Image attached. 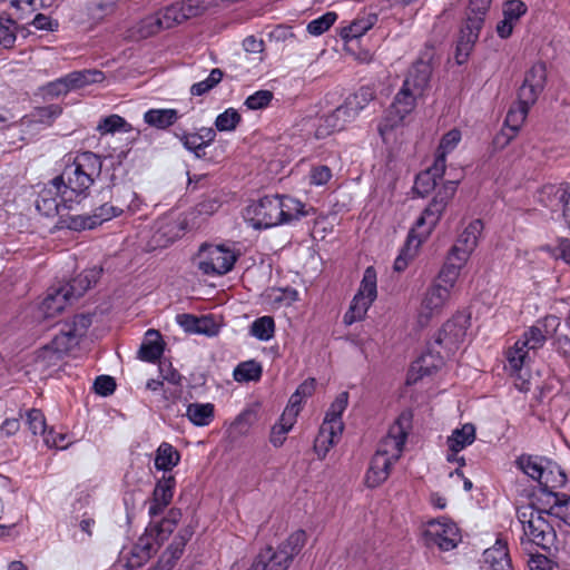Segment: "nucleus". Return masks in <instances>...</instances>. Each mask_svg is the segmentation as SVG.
I'll return each mask as SVG.
<instances>
[{
    "label": "nucleus",
    "instance_id": "1",
    "mask_svg": "<svg viewBox=\"0 0 570 570\" xmlns=\"http://www.w3.org/2000/svg\"><path fill=\"white\" fill-rule=\"evenodd\" d=\"M411 429V414L402 413L380 442L366 471L364 482L367 488H376L385 482L392 465L401 458Z\"/></svg>",
    "mask_w": 570,
    "mask_h": 570
},
{
    "label": "nucleus",
    "instance_id": "2",
    "mask_svg": "<svg viewBox=\"0 0 570 570\" xmlns=\"http://www.w3.org/2000/svg\"><path fill=\"white\" fill-rule=\"evenodd\" d=\"M455 189L456 183L448 181L423 210L414 227L409 233L404 248L394 262L395 271H404L409 263L416 256L421 244L430 236L434 227L438 225L449 202L454 196Z\"/></svg>",
    "mask_w": 570,
    "mask_h": 570
},
{
    "label": "nucleus",
    "instance_id": "3",
    "mask_svg": "<svg viewBox=\"0 0 570 570\" xmlns=\"http://www.w3.org/2000/svg\"><path fill=\"white\" fill-rule=\"evenodd\" d=\"M101 160L94 153L86 151L75 157L73 161L67 165L62 174L55 179H61V199L63 204L71 207H83L87 199L86 190L100 175Z\"/></svg>",
    "mask_w": 570,
    "mask_h": 570
},
{
    "label": "nucleus",
    "instance_id": "4",
    "mask_svg": "<svg viewBox=\"0 0 570 570\" xmlns=\"http://www.w3.org/2000/svg\"><path fill=\"white\" fill-rule=\"evenodd\" d=\"M304 204L288 196H265L244 210L245 220L256 229L269 228L305 216Z\"/></svg>",
    "mask_w": 570,
    "mask_h": 570
},
{
    "label": "nucleus",
    "instance_id": "5",
    "mask_svg": "<svg viewBox=\"0 0 570 570\" xmlns=\"http://www.w3.org/2000/svg\"><path fill=\"white\" fill-rule=\"evenodd\" d=\"M460 274L442 266L436 278L421 296L416 312V322L421 327L428 326L433 318L440 316L455 293Z\"/></svg>",
    "mask_w": 570,
    "mask_h": 570
},
{
    "label": "nucleus",
    "instance_id": "6",
    "mask_svg": "<svg viewBox=\"0 0 570 570\" xmlns=\"http://www.w3.org/2000/svg\"><path fill=\"white\" fill-rule=\"evenodd\" d=\"M422 97L401 87L379 125V134L390 148L401 146L405 140V118L414 111Z\"/></svg>",
    "mask_w": 570,
    "mask_h": 570
},
{
    "label": "nucleus",
    "instance_id": "7",
    "mask_svg": "<svg viewBox=\"0 0 570 570\" xmlns=\"http://www.w3.org/2000/svg\"><path fill=\"white\" fill-rule=\"evenodd\" d=\"M549 508L533 504L522 505L518 510V519L522 524L523 538L542 549H550L556 541L554 518Z\"/></svg>",
    "mask_w": 570,
    "mask_h": 570
},
{
    "label": "nucleus",
    "instance_id": "8",
    "mask_svg": "<svg viewBox=\"0 0 570 570\" xmlns=\"http://www.w3.org/2000/svg\"><path fill=\"white\" fill-rule=\"evenodd\" d=\"M177 515L178 513L171 510L169 517L165 518L159 524L149 527L125 557V567L137 569L144 566L156 553L161 542L174 531Z\"/></svg>",
    "mask_w": 570,
    "mask_h": 570
},
{
    "label": "nucleus",
    "instance_id": "9",
    "mask_svg": "<svg viewBox=\"0 0 570 570\" xmlns=\"http://www.w3.org/2000/svg\"><path fill=\"white\" fill-rule=\"evenodd\" d=\"M547 337L539 326L528 328L511 346L504 352L505 370L510 374H519L520 371L531 362V352L544 345Z\"/></svg>",
    "mask_w": 570,
    "mask_h": 570
},
{
    "label": "nucleus",
    "instance_id": "10",
    "mask_svg": "<svg viewBox=\"0 0 570 570\" xmlns=\"http://www.w3.org/2000/svg\"><path fill=\"white\" fill-rule=\"evenodd\" d=\"M518 466L531 479L538 481L544 490L560 489L567 483L564 471L546 458L521 455L517 461Z\"/></svg>",
    "mask_w": 570,
    "mask_h": 570
},
{
    "label": "nucleus",
    "instance_id": "11",
    "mask_svg": "<svg viewBox=\"0 0 570 570\" xmlns=\"http://www.w3.org/2000/svg\"><path fill=\"white\" fill-rule=\"evenodd\" d=\"M482 230L483 223L480 219L471 220L451 247L444 266L461 275L462 268L466 265L470 256L479 244Z\"/></svg>",
    "mask_w": 570,
    "mask_h": 570
},
{
    "label": "nucleus",
    "instance_id": "12",
    "mask_svg": "<svg viewBox=\"0 0 570 570\" xmlns=\"http://www.w3.org/2000/svg\"><path fill=\"white\" fill-rule=\"evenodd\" d=\"M461 138V131L458 129H452L443 135L433 165L416 178L415 185L417 189L422 188L423 191H428L436 185V179L441 178L445 171L446 155L458 147Z\"/></svg>",
    "mask_w": 570,
    "mask_h": 570
},
{
    "label": "nucleus",
    "instance_id": "13",
    "mask_svg": "<svg viewBox=\"0 0 570 570\" xmlns=\"http://www.w3.org/2000/svg\"><path fill=\"white\" fill-rule=\"evenodd\" d=\"M236 255L234 252L223 245H208L200 246L196 257L195 264L204 275H225L234 266Z\"/></svg>",
    "mask_w": 570,
    "mask_h": 570
},
{
    "label": "nucleus",
    "instance_id": "14",
    "mask_svg": "<svg viewBox=\"0 0 570 570\" xmlns=\"http://www.w3.org/2000/svg\"><path fill=\"white\" fill-rule=\"evenodd\" d=\"M61 179H52L48 185H46L38 194V198L36 200V207L39 213L47 217H53L58 215L61 219V223L66 224L69 228V217L77 215L72 212H76L78 207H71L65 205L61 199Z\"/></svg>",
    "mask_w": 570,
    "mask_h": 570
},
{
    "label": "nucleus",
    "instance_id": "15",
    "mask_svg": "<svg viewBox=\"0 0 570 570\" xmlns=\"http://www.w3.org/2000/svg\"><path fill=\"white\" fill-rule=\"evenodd\" d=\"M376 297V272L370 266L363 274L360 288L351 303L350 309L344 315V322L350 325L363 320Z\"/></svg>",
    "mask_w": 570,
    "mask_h": 570
},
{
    "label": "nucleus",
    "instance_id": "16",
    "mask_svg": "<svg viewBox=\"0 0 570 570\" xmlns=\"http://www.w3.org/2000/svg\"><path fill=\"white\" fill-rule=\"evenodd\" d=\"M423 537L428 546H436L444 551L455 548L461 540L456 524L446 518L426 522L423 528Z\"/></svg>",
    "mask_w": 570,
    "mask_h": 570
},
{
    "label": "nucleus",
    "instance_id": "17",
    "mask_svg": "<svg viewBox=\"0 0 570 570\" xmlns=\"http://www.w3.org/2000/svg\"><path fill=\"white\" fill-rule=\"evenodd\" d=\"M90 323L91 321L88 316H76L72 322L66 323L62 326L60 333L53 337L47 350H51L59 355L67 354L78 345Z\"/></svg>",
    "mask_w": 570,
    "mask_h": 570
},
{
    "label": "nucleus",
    "instance_id": "18",
    "mask_svg": "<svg viewBox=\"0 0 570 570\" xmlns=\"http://www.w3.org/2000/svg\"><path fill=\"white\" fill-rule=\"evenodd\" d=\"M533 105L534 104H525L523 99L518 97L517 105L510 108L503 128L494 138V145L497 147L504 148L515 138Z\"/></svg>",
    "mask_w": 570,
    "mask_h": 570
},
{
    "label": "nucleus",
    "instance_id": "19",
    "mask_svg": "<svg viewBox=\"0 0 570 570\" xmlns=\"http://www.w3.org/2000/svg\"><path fill=\"white\" fill-rule=\"evenodd\" d=\"M469 318L465 315H455L446 321L435 335V344L450 353L458 348L466 335Z\"/></svg>",
    "mask_w": 570,
    "mask_h": 570
},
{
    "label": "nucleus",
    "instance_id": "20",
    "mask_svg": "<svg viewBox=\"0 0 570 570\" xmlns=\"http://www.w3.org/2000/svg\"><path fill=\"white\" fill-rule=\"evenodd\" d=\"M214 8H218L217 0H187L167 7V17L176 26Z\"/></svg>",
    "mask_w": 570,
    "mask_h": 570
},
{
    "label": "nucleus",
    "instance_id": "21",
    "mask_svg": "<svg viewBox=\"0 0 570 570\" xmlns=\"http://www.w3.org/2000/svg\"><path fill=\"white\" fill-rule=\"evenodd\" d=\"M122 208L111 204H104L92 215L77 214L69 217V228L73 230L92 229L104 222L118 217Z\"/></svg>",
    "mask_w": 570,
    "mask_h": 570
},
{
    "label": "nucleus",
    "instance_id": "22",
    "mask_svg": "<svg viewBox=\"0 0 570 570\" xmlns=\"http://www.w3.org/2000/svg\"><path fill=\"white\" fill-rule=\"evenodd\" d=\"M547 81V68L542 62L534 63L525 73L524 81L519 89V98L525 104H535Z\"/></svg>",
    "mask_w": 570,
    "mask_h": 570
},
{
    "label": "nucleus",
    "instance_id": "23",
    "mask_svg": "<svg viewBox=\"0 0 570 570\" xmlns=\"http://www.w3.org/2000/svg\"><path fill=\"white\" fill-rule=\"evenodd\" d=\"M173 21L167 17V8L164 10L145 17L139 22H137L130 29V37L135 40L146 39L159 32L163 29L173 28Z\"/></svg>",
    "mask_w": 570,
    "mask_h": 570
},
{
    "label": "nucleus",
    "instance_id": "24",
    "mask_svg": "<svg viewBox=\"0 0 570 570\" xmlns=\"http://www.w3.org/2000/svg\"><path fill=\"white\" fill-rule=\"evenodd\" d=\"M431 75V65L420 60L409 69L402 87L423 98L429 88Z\"/></svg>",
    "mask_w": 570,
    "mask_h": 570
},
{
    "label": "nucleus",
    "instance_id": "25",
    "mask_svg": "<svg viewBox=\"0 0 570 570\" xmlns=\"http://www.w3.org/2000/svg\"><path fill=\"white\" fill-rule=\"evenodd\" d=\"M444 364L441 351H429L420 356L411 366L407 383H415L424 376L432 375Z\"/></svg>",
    "mask_w": 570,
    "mask_h": 570
},
{
    "label": "nucleus",
    "instance_id": "26",
    "mask_svg": "<svg viewBox=\"0 0 570 570\" xmlns=\"http://www.w3.org/2000/svg\"><path fill=\"white\" fill-rule=\"evenodd\" d=\"M343 429V421H334L333 423L323 421L314 441V450L318 458H325L328 451L340 441Z\"/></svg>",
    "mask_w": 570,
    "mask_h": 570
},
{
    "label": "nucleus",
    "instance_id": "27",
    "mask_svg": "<svg viewBox=\"0 0 570 570\" xmlns=\"http://www.w3.org/2000/svg\"><path fill=\"white\" fill-rule=\"evenodd\" d=\"M475 440V426L471 423L463 424L461 428L454 429L446 439V446L451 454L448 455L449 461L459 462L464 464V459L456 458V453L464 450L468 445L472 444Z\"/></svg>",
    "mask_w": 570,
    "mask_h": 570
},
{
    "label": "nucleus",
    "instance_id": "28",
    "mask_svg": "<svg viewBox=\"0 0 570 570\" xmlns=\"http://www.w3.org/2000/svg\"><path fill=\"white\" fill-rule=\"evenodd\" d=\"M176 480L173 475L163 476L156 484L153 493V502L149 507L150 515L160 514L173 500Z\"/></svg>",
    "mask_w": 570,
    "mask_h": 570
},
{
    "label": "nucleus",
    "instance_id": "29",
    "mask_svg": "<svg viewBox=\"0 0 570 570\" xmlns=\"http://www.w3.org/2000/svg\"><path fill=\"white\" fill-rule=\"evenodd\" d=\"M101 275V269L92 267L83 271L70 283L61 286L71 301L82 296L92 285H95Z\"/></svg>",
    "mask_w": 570,
    "mask_h": 570
},
{
    "label": "nucleus",
    "instance_id": "30",
    "mask_svg": "<svg viewBox=\"0 0 570 570\" xmlns=\"http://www.w3.org/2000/svg\"><path fill=\"white\" fill-rule=\"evenodd\" d=\"M375 92L370 87H362L353 96L348 97L344 105L337 107L336 117L354 116L374 99Z\"/></svg>",
    "mask_w": 570,
    "mask_h": 570
},
{
    "label": "nucleus",
    "instance_id": "31",
    "mask_svg": "<svg viewBox=\"0 0 570 570\" xmlns=\"http://www.w3.org/2000/svg\"><path fill=\"white\" fill-rule=\"evenodd\" d=\"M272 548L261 551L249 570H288L291 563Z\"/></svg>",
    "mask_w": 570,
    "mask_h": 570
},
{
    "label": "nucleus",
    "instance_id": "32",
    "mask_svg": "<svg viewBox=\"0 0 570 570\" xmlns=\"http://www.w3.org/2000/svg\"><path fill=\"white\" fill-rule=\"evenodd\" d=\"M483 556L484 562L491 570H511V559L504 541L498 539L493 547L484 551Z\"/></svg>",
    "mask_w": 570,
    "mask_h": 570
},
{
    "label": "nucleus",
    "instance_id": "33",
    "mask_svg": "<svg viewBox=\"0 0 570 570\" xmlns=\"http://www.w3.org/2000/svg\"><path fill=\"white\" fill-rule=\"evenodd\" d=\"M71 299L62 289L56 288L50 292L40 305V311L46 318H50L62 312Z\"/></svg>",
    "mask_w": 570,
    "mask_h": 570
},
{
    "label": "nucleus",
    "instance_id": "34",
    "mask_svg": "<svg viewBox=\"0 0 570 570\" xmlns=\"http://www.w3.org/2000/svg\"><path fill=\"white\" fill-rule=\"evenodd\" d=\"M163 351L164 347L159 333L157 331L149 330L146 333V338L139 348V357L142 361L154 362L160 357Z\"/></svg>",
    "mask_w": 570,
    "mask_h": 570
},
{
    "label": "nucleus",
    "instance_id": "35",
    "mask_svg": "<svg viewBox=\"0 0 570 570\" xmlns=\"http://www.w3.org/2000/svg\"><path fill=\"white\" fill-rule=\"evenodd\" d=\"M186 416L196 426L209 425L214 420V405L212 403H190L187 405Z\"/></svg>",
    "mask_w": 570,
    "mask_h": 570
},
{
    "label": "nucleus",
    "instance_id": "36",
    "mask_svg": "<svg viewBox=\"0 0 570 570\" xmlns=\"http://www.w3.org/2000/svg\"><path fill=\"white\" fill-rule=\"evenodd\" d=\"M306 543V533L303 530H297L288 535V538L283 541L275 551L277 553H283L286 560L292 563L295 556H297L303 547Z\"/></svg>",
    "mask_w": 570,
    "mask_h": 570
},
{
    "label": "nucleus",
    "instance_id": "37",
    "mask_svg": "<svg viewBox=\"0 0 570 570\" xmlns=\"http://www.w3.org/2000/svg\"><path fill=\"white\" fill-rule=\"evenodd\" d=\"M180 460L179 452L169 443H161L155 456V466L157 470L170 471Z\"/></svg>",
    "mask_w": 570,
    "mask_h": 570
},
{
    "label": "nucleus",
    "instance_id": "38",
    "mask_svg": "<svg viewBox=\"0 0 570 570\" xmlns=\"http://www.w3.org/2000/svg\"><path fill=\"white\" fill-rule=\"evenodd\" d=\"M547 497V505H549V513L553 515L554 520H560L570 527V498L561 500L556 493H544Z\"/></svg>",
    "mask_w": 570,
    "mask_h": 570
},
{
    "label": "nucleus",
    "instance_id": "39",
    "mask_svg": "<svg viewBox=\"0 0 570 570\" xmlns=\"http://www.w3.org/2000/svg\"><path fill=\"white\" fill-rule=\"evenodd\" d=\"M265 299L273 307L291 306L298 299V293L289 287H273L266 292Z\"/></svg>",
    "mask_w": 570,
    "mask_h": 570
},
{
    "label": "nucleus",
    "instance_id": "40",
    "mask_svg": "<svg viewBox=\"0 0 570 570\" xmlns=\"http://www.w3.org/2000/svg\"><path fill=\"white\" fill-rule=\"evenodd\" d=\"M178 119L175 109H150L144 115V120L153 127L165 129Z\"/></svg>",
    "mask_w": 570,
    "mask_h": 570
},
{
    "label": "nucleus",
    "instance_id": "41",
    "mask_svg": "<svg viewBox=\"0 0 570 570\" xmlns=\"http://www.w3.org/2000/svg\"><path fill=\"white\" fill-rule=\"evenodd\" d=\"M377 21V16L368 13L355 19L348 27L344 28L342 36L344 39H357L366 33Z\"/></svg>",
    "mask_w": 570,
    "mask_h": 570
},
{
    "label": "nucleus",
    "instance_id": "42",
    "mask_svg": "<svg viewBox=\"0 0 570 570\" xmlns=\"http://www.w3.org/2000/svg\"><path fill=\"white\" fill-rule=\"evenodd\" d=\"M337 108L328 116L325 117L324 124L320 125L316 129V137L324 138L325 136L341 130L345 124L354 119V116L336 117Z\"/></svg>",
    "mask_w": 570,
    "mask_h": 570
},
{
    "label": "nucleus",
    "instance_id": "43",
    "mask_svg": "<svg viewBox=\"0 0 570 570\" xmlns=\"http://www.w3.org/2000/svg\"><path fill=\"white\" fill-rule=\"evenodd\" d=\"M131 126L119 115H110L101 119L97 126V130L101 135L114 134L116 131L128 132Z\"/></svg>",
    "mask_w": 570,
    "mask_h": 570
},
{
    "label": "nucleus",
    "instance_id": "44",
    "mask_svg": "<svg viewBox=\"0 0 570 570\" xmlns=\"http://www.w3.org/2000/svg\"><path fill=\"white\" fill-rule=\"evenodd\" d=\"M262 375V366L255 361L240 363L234 370V379L237 382L258 381Z\"/></svg>",
    "mask_w": 570,
    "mask_h": 570
},
{
    "label": "nucleus",
    "instance_id": "45",
    "mask_svg": "<svg viewBox=\"0 0 570 570\" xmlns=\"http://www.w3.org/2000/svg\"><path fill=\"white\" fill-rule=\"evenodd\" d=\"M104 79V73L98 70L73 71L67 75V81L72 88H81L89 83L99 82Z\"/></svg>",
    "mask_w": 570,
    "mask_h": 570
},
{
    "label": "nucleus",
    "instance_id": "46",
    "mask_svg": "<svg viewBox=\"0 0 570 570\" xmlns=\"http://www.w3.org/2000/svg\"><path fill=\"white\" fill-rule=\"evenodd\" d=\"M275 322L271 316H262L254 321L250 326V333L253 336L261 341H268L274 336Z\"/></svg>",
    "mask_w": 570,
    "mask_h": 570
},
{
    "label": "nucleus",
    "instance_id": "47",
    "mask_svg": "<svg viewBox=\"0 0 570 570\" xmlns=\"http://www.w3.org/2000/svg\"><path fill=\"white\" fill-rule=\"evenodd\" d=\"M223 76L224 73L219 68L213 69L205 80L196 82L190 87V94L193 96L205 95L222 81Z\"/></svg>",
    "mask_w": 570,
    "mask_h": 570
},
{
    "label": "nucleus",
    "instance_id": "48",
    "mask_svg": "<svg viewBox=\"0 0 570 570\" xmlns=\"http://www.w3.org/2000/svg\"><path fill=\"white\" fill-rule=\"evenodd\" d=\"M240 121V115L234 108L226 109L223 114L218 115L215 120V126L219 131H232Z\"/></svg>",
    "mask_w": 570,
    "mask_h": 570
},
{
    "label": "nucleus",
    "instance_id": "49",
    "mask_svg": "<svg viewBox=\"0 0 570 570\" xmlns=\"http://www.w3.org/2000/svg\"><path fill=\"white\" fill-rule=\"evenodd\" d=\"M347 403L348 394L346 392L340 393L326 412L324 421L328 423H333L334 421H342V414L346 410Z\"/></svg>",
    "mask_w": 570,
    "mask_h": 570
},
{
    "label": "nucleus",
    "instance_id": "50",
    "mask_svg": "<svg viewBox=\"0 0 570 570\" xmlns=\"http://www.w3.org/2000/svg\"><path fill=\"white\" fill-rule=\"evenodd\" d=\"M301 411V406H297V396H291L287 406L282 413L277 425L291 431L296 422V417Z\"/></svg>",
    "mask_w": 570,
    "mask_h": 570
},
{
    "label": "nucleus",
    "instance_id": "51",
    "mask_svg": "<svg viewBox=\"0 0 570 570\" xmlns=\"http://www.w3.org/2000/svg\"><path fill=\"white\" fill-rule=\"evenodd\" d=\"M336 13L335 12H326L322 17H318L317 19L312 20L307 24V31L312 36H320L327 31L336 21Z\"/></svg>",
    "mask_w": 570,
    "mask_h": 570
},
{
    "label": "nucleus",
    "instance_id": "52",
    "mask_svg": "<svg viewBox=\"0 0 570 570\" xmlns=\"http://www.w3.org/2000/svg\"><path fill=\"white\" fill-rule=\"evenodd\" d=\"M27 424L33 434H41L43 438L48 434L47 423L43 413L40 410L31 409L27 413Z\"/></svg>",
    "mask_w": 570,
    "mask_h": 570
},
{
    "label": "nucleus",
    "instance_id": "53",
    "mask_svg": "<svg viewBox=\"0 0 570 570\" xmlns=\"http://www.w3.org/2000/svg\"><path fill=\"white\" fill-rule=\"evenodd\" d=\"M332 170L325 165L313 166L308 174V183L312 186H325L332 179Z\"/></svg>",
    "mask_w": 570,
    "mask_h": 570
},
{
    "label": "nucleus",
    "instance_id": "54",
    "mask_svg": "<svg viewBox=\"0 0 570 570\" xmlns=\"http://www.w3.org/2000/svg\"><path fill=\"white\" fill-rule=\"evenodd\" d=\"M8 3L11 14L17 19H22L35 12V0H2Z\"/></svg>",
    "mask_w": 570,
    "mask_h": 570
},
{
    "label": "nucleus",
    "instance_id": "55",
    "mask_svg": "<svg viewBox=\"0 0 570 570\" xmlns=\"http://www.w3.org/2000/svg\"><path fill=\"white\" fill-rule=\"evenodd\" d=\"M525 12L527 6L520 0H510L504 3L503 17L514 24Z\"/></svg>",
    "mask_w": 570,
    "mask_h": 570
},
{
    "label": "nucleus",
    "instance_id": "56",
    "mask_svg": "<svg viewBox=\"0 0 570 570\" xmlns=\"http://www.w3.org/2000/svg\"><path fill=\"white\" fill-rule=\"evenodd\" d=\"M273 98V92L269 90H258L255 94L247 97L245 105L250 110H257L265 108L269 105Z\"/></svg>",
    "mask_w": 570,
    "mask_h": 570
},
{
    "label": "nucleus",
    "instance_id": "57",
    "mask_svg": "<svg viewBox=\"0 0 570 570\" xmlns=\"http://www.w3.org/2000/svg\"><path fill=\"white\" fill-rule=\"evenodd\" d=\"M16 41L14 24L10 19L0 18V46L9 48Z\"/></svg>",
    "mask_w": 570,
    "mask_h": 570
},
{
    "label": "nucleus",
    "instance_id": "58",
    "mask_svg": "<svg viewBox=\"0 0 570 570\" xmlns=\"http://www.w3.org/2000/svg\"><path fill=\"white\" fill-rule=\"evenodd\" d=\"M94 387L96 393L107 396L115 391L116 383L111 376L101 375L96 379Z\"/></svg>",
    "mask_w": 570,
    "mask_h": 570
},
{
    "label": "nucleus",
    "instance_id": "59",
    "mask_svg": "<svg viewBox=\"0 0 570 570\" xmlns=\"http://www.w3.org/2000/svg\"><path fill=\"white\" fill-rule=\"evenodd\" d=\"M196 333L206 334L208 336L216 335L218 333V325L210 317L197 318Z\"/></svg>",
    "mask_w": 570,
    "mask_h": 570
},
{
    "label": "nucleus",
    "instance_id": "60",
    "mask_svg": "<svg viewBox=\"0 0 570 570\" xmlns=\"http://www.w3.org/2000/svg\"><path fill=\"white\" fill-rule=\"evenodd\" d=\"M71 83L67 81V76L60 79H57L56 81H52L48 83L47 86V92L52 96H60L65 95L68 91L72 90Z\"/></svg>",
    "mask_w": 570,
    "mask_h": 570
},
{
    "label": "nucleus",
    "instance_id": "61",
    "mask_svg": "<svg viewBox=\"0 0 570 570\" xmlns=\"http://www.w3.org/2000/svg\"><path fill=\"white\" fill-rule=\"evenodd\" d=\"M32 26L38 30L56 31L59 23L48 16L38 13L32 20Z\"/></svg>",
    "mask_w": 570,
    "mask_h": 570
},
{
    "label": "nucleus",
    "instance_id": "62",
    "mask_svg": "<svg viewBox=\"0 0 570 570\" xmlns=\"http://www.w3.org/2000/svg\"><path fill=\"white\" fill-rule=\"evenodd\" d=\"M179 139L183 142V145L185 146V148H187L188 150L197 151V150L206 147L197 132L183 134V135H180Z\"/></svg>",
    "mask_w": 570,
    "mask_h": 570
},
{
    "label": "nucleus",
    "instance_id": "63",
    "mask_svg": "<svg viewBox=\"0 0 570 570\" xmlns=\"http://www.w3.org/2000/svg\"><path fill=\"white\" fill-rule=\"evenodd\" d=\"M159 371L163 380L171 384H178L180 382V374L175 368H173L170 363L160 362Z\"/></svg>",
    "mask_w": 570,
    "mask_h": 570
},
{
    "label": "nucleus",
    "instance_id": "64",
    "mask_svg": "<svg viewBox=\"0 0 570 570\" xmlns=\"http://www.w3.org/2000/svg\"><path fill=\"white\" fill-rule=\"evenodd\" d=\"M66 434H56L52 430H49L43 441L49 448L66 449L69 444L66 442Z\"/></svg>",
    "mask_w": 570,
    "mask_h": 570
}]
</instances>
